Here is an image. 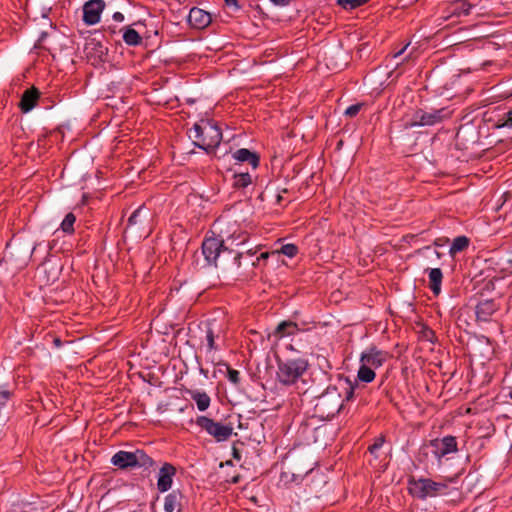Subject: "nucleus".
Returning a JSON list of instances; mask_svg holds the SVG:
<instances>
[{"mask_svg": "<svg viewBox=\"0 0 512 512\" xmlns=\"http://www.w3.org/2000/svg\"><path fill=\"white\" fill-rule=\"evenodd\" d=\"M202 254L209 265H214L224 276H237L242 254L228 249L216 237L206 238L202 243Z\"/></svg>", "mask_w": 512, "mask_h": 512, "instance_id": "obj_1", "label": "nucleus"}, {"mask_svg": "<svg viewBox=\"0 0 512 512\" xmlns=\"http://www.w3.org/2000/svg\"><path fill=\"white\" fill-rule=\"evenodd\" d=\"M189 137L195 139L194 143L197 147L210 151L219 146L222 133L216 124L210 121H202V123H196L193 126Z\"/></svg>", "mask_w": 512, "mask_h": 512, "instance_id": "obj_2", "label": "nucleus"}, {"mask_svg": "<svg viewBox=\"0 0 512 512\" xmlns=\"http://www.w3.org/2000/svg\"><path fill=\"white\" fill-rule=\"evenodd\" d=\"M110 462L121 470H131L134 468L147 470L154 465L153 459L141 449L134 451L120 450L111 457Z\"/></svg>", "mask_w": 512, "mask_h": 512, "instance_id": "obj_3", "label": "nucleus"}, {"mask_svg": "<svg viewBox=\"0 0 512 512\" xmlns=\"http://www.w3.org/2000/svg\"><path fill=\"white\" fill-rule=\"evenodd\" d=\"M307 367V361L302 358L279 360L277 378L284 385L294 384L303 375Z\"/></svg>", "mask_w": 512, "mask_h": 512, "instance_id": "obj_4", "label": "nucleus"}, {"mask_svg": "<svg viewBox=\"0 0 512 512\" xmlns=\"http://www.w3.org/2000/svg\"><path fill=\"white\" fill-rule=\"evenodd\" d=\"M343 407L341 393L337 386H329L326 391L318 398L316 409L326 417H334Z\"/></svg>", "mask_w": 512, "mask_h": 512, "instance_id": "obj_5", "label": "nucleus"}, {"mask_svg": "<svg viewBox=\"0 0 512 512\" xmlns=\"http://www.w3.org/2000/svg\"><path fill=\"white\" fill-rule=\"evenodd\" d=\"M446 489L444 483L435 482L427 478L411 479L409 481L410 493L419 499L435 497Z\"/></svg>", "mask_w": 512, "mask_h": 512, "instance_id": "obj_6", "label": "nucleus"}, {"mask_svg": "<svg viewBox=\"0 0 512 512\" xmlns=\"http://www.w3.org/2000/svg\"><path fill=\"white\" fill-rule=\"evenodd\" d=\"M196 424L210 436L214 437L217 442L226 441L232 435L233 431L231 425H223L206 416H199L196 419Z\"/></svg>", "mask_w": 512, "mask_h": 512, "instance_id": "obj_7", "label": "nucleus"}, {"mask_svg": "<svg viewBox=\"0 0 512 512\" xmlns=\"http://www.w3.org/2000/svg\"><path fill=\"white\" fill-rule=\"evenodd\" d=\"M431 452L440 460L442 457L457 451V441L454 436H445L442 439L431 440L429 445Z\"/></svg>", "mask_w": 512, "mask_h": 512, "instance_id": "obj_8", "label": "nucleus"}, {"mask_svg": "<svg viewBox=\"0 0 512 512\" xmlns=\"http://www.w3.org/2000/svg\"><path fill=\"white\" fill-rule=\"evenodd\" d=\"M50 11L51 7L44 6L41 17L34 18V22H37L36 25L39 26V37L37 40L38 44H34V49L38 47L44 48L42 43L44 42L45 38L50 35V32L55 30L52 20L48 17Z\"/></svg>", "mask_w": 512, "mask_h": 512, "instance_id": "obj_9", "label": "nucleus"}, {"mask_svg": "<svg viewBox=\"0 0 512 512\" xmlns=\"http://www.w3.org/2000/svg\"><path fill=\"white\" fill-rule=\"evenodd\" d=\"M441 109L432 111L417 110L411 120V127L414 126H431L442 120Z\"/></svg>", "mask_w": 512, "mask_h": 512, "instance_id": "obj_10", "label": "nucleus"}, {"mask_svg": "<svg viewBox=\"0 0 512 512\" xmlns=\"http://www.w3.org/2000/svg\"><path fill=\"white\" fill-rule=\"evenodd\" d=\"M105 7L103 0H90L83 7V21L87 25H95L100 21V15Z\"/></svg>", "mask_w": 512, "mask_h": 512, "instance_id": "obj_11", "label": "nucleus"}, {"mask_svg": "<svg viewBox=\"0 0 512 512\" xmlns=\"http://www.w3.org/2000/svg\"><path fill=\"white\" fill-rule=\"evenodd\" d=\"M387 353L378 350L376 347H369L362 352L360 362L369 367H380L386 360Z\"/></svg>", "mask_w": 512, "mask_h": 512, "instance_id": "obj_12", "label": "nucleus"}, {"mask_svg": "<svg viewBox=\"0 0 512 512\" xmlns=\"http://www.w3.org/2000/svg\"><path fill=\"white\" fill-rule=\"evenodd\" d=\"M499 309V306L493 299L480 301L475 307L477 321L489 322L492 315Z\"/></svg>", "mask_w": 512, "mask_h": 512, "instance_id": "obj_13", "label": "nucleus"}, {"mask_svg": "<svg viewBox=\"0 0 512 512\" xmlns=\"http://www.w3.org/2000/svg\"><path fill=\"white\" fill-rule=\"evenodd\" d=\"M175 473V467L169 463H165L161 467L157 481V488L160 492H166L171 488Z\"/></svg>", "mask_w": 512, "mask_h": 512, "instance_id": "obj_14", "label": "nucleus"}, {"mask_svg": "<svg viewBox=\"0 0 512 512\" xmlns=\"http://www.w3.org/2000/svg\"><path fill=\"white\" fill-rule=\"evenodd\" d=\"M211 20L212 17L210 13L196 7L192 8L188 15L190 25L197 29L207 27L211 23Z\"/></svg>", "mask_w": 512, "mask_h": 512, "instance_id": "obj_15", "label": "nucleus"}, {"mask_svg": "<svg viewBox=\"0 0 512 512\" xmlns=\"http://www.w3.org/2000/svg\"><path fill=\"white\" fill-rule=\"evenodd\" d=\"M233 158L238 162H248L253 169L259 165V156L246 148H240L233 153Z\"/></svg>", "mask_w": 512, "mask_h": 512, "instance_id": "obj_16", "label": "nucleus"}, {"mask_svg": "<svg viewBox=\"0 0 512 512\" xmlns=\"http://www.w3.org/2000/svg\"><path fill=\"white\" fill-rule=\"evenodd\" d=\"M252 183L251 175L248 172L234 170L232 176V187L237 190H244Z\"/></svg>", "mask_w": 512, "mask_h": 512, "instance_id": "obj_17", "label": "nucleus"}, {"mask_svg": "<svg viewBox=\"0 0 512 512\" xmlns=\"http://www.w3.org/2000/svg\"><path fill=\"white\" fill-rule=\"evenodd\" d=\"M299 331L298 325L293 321H282L275 329V336L283 338L286 336L295 335Z\"/></svg>", "mask_w": 512, "mask_h": 512, "instance_id": "obj_18", "label": "nucleus"}, {"mask_svg": "<svg viewBox=\"0 0 512 512\" xmlns=\"http://www.w3.org/2000/svg\"><path fill=\"white\" fill-rule=\"evenodd\" d=\"M430 289L435 295H438L441 292V283L443 279V274L440 268H432L429 269L428 273Z\"/></svg>", "mask_w": 512, "mask_h": 512, "instance_id": "obj_19", "label": "nucleus"}, {"mask_svg": "<svg viewBox=\"0 0 512 512\" xmlns=\"http://www.w3.org/2000/svg\"><path fill=\"white\" fill-rule=\"evenodd\" d=\"M339 389H343L345 391V400L350 401L354 397L355 388L358 386L357 381L352 382L347 377H339L338 385H336Z\"/></svg>", "mask_w": 512, "mask_h": 512, "instance_id": "obj_20", "label": "nucleus"}, {"mask_svg": "<svg viewBox=\"0 0 512 512\" xmlns=\"http://www.w3.org/2000/svg\"><path fill=\"white\" fill-rule=\"evenodd\" d=\"M149 213L143 206L138 207L128 218V226L142 225L148 220Z\"/></svg>", "mask_w": 512, "mask_h": 512, "instance_id": "obj_21", "label": "nucleus"}, {"mask_svg": "<svg viewBox=\"0 0 512 512\" xmlns=\"http://www.w3.org/2000/svg\"><path fill=\"white\" fill-rule=\"evenodd\" d=\"M60 344L61 340L59 337L53 335L51 332H47L43 335L41 341H37L35 347L47 350L51 346L59 347Z\"/></svg>", "mask_w": 512, "mask_h": 512, "instance_id": "obj_22", "label": "nucleus"}, {"mask_svg": "<svg viewBox=\"0 0 512 512\" xmlns=\"http://www.w3.org/2000/svg\"><path fill=\"white\" fill-rule=\"evenodd\" d=\"M190 396L196 402L197 408L200 411H205L208 409L211 399L207 393L200 391H191Z\"/></svg>", "mask_w": 512, "mask_h": 512, "instance_id": "obj_23", "label": "nucleus"}, {"mask_svg": "<svg viewBox=\"0 0 512 512\" xmlns=\"http://www.w3.org/2000/svg\"><path fill=\"white\" fill-rule=\"evenodd\" d=\"M470 240L466 236H458L456 237L449 249L450 256L454 257L457 253L464 251L468 248Z\"/></svg>", "mask_w": 512, "mask_h": 512, "instance_id": "obj_24", "label": "nucleus"}, {"mask_svg": "<svg viewBox=\"0 0 512 512\" xmlns=\"http://www.w3.org/2000/svg\"><path fill=\"white\" fill-rule=\"evenodd\" d=\"M122 30H123V40L127 45L137 46L142 43V38L135 29H133L131 27H126V28H123Z\"/></svg>", "mask_w": 512, "mask_h": 512, "instance_id": "obj_25", "label": "nucleus"}, {"mask_svg": "<svg viewBox=\"0 0 512 512\" xmlns=\"http://www.w3.org/2000/svg\"><path fill=\"white\" fill-rule=\"evenodd\" d=\"M181 494L178 491H172L165 497L164 510L174 512L180 506Z\"/></svg>", "mask_w": 512, "mask_h": 512, "instance_id": "obj_26", "label": "nucleus"}, {"mask_svg": "<svg viewBox=\"0 0 512 512\" xmlns=\"http://www.w3.org/2000/svg\"><path fill=\"white\" fill-rule=\"evenodd\" d=\"M375 378V372L373 371L372 367L366 366L365 364L361 363V366L358 370V379L365 383H370Z\"/></svg>", "mask_w": 512, "mask_h": 512, "instance_id": "obj_27", "label": "nucleus"}, {"mask_svg": "<svg viewBox=\"0 0 512 512\" xmlns=\"http://www.w3.org/2000/svg\"><path fill=\"white\" fill-rule=\"evenodd\" d=\"M19 107L23 113H27L32 109V87L25 90Z\"/></svg>", "mask_w": 512, "mask_h": 512, "instance_id": "obj_28", "label": "nucleus"}, {"mask_svg": "<svg viewBox=\"0 0 512 512\" xmlns=\"http://www.w3.org/2000/svg\"><path fill=\"white\" fill-rule=\"evenodd\" d=\"M204 325H205V328H206V340H207V344H208V349L210 351L217 350L218 347L215 344V337L216 336H215L214 330L212 328L213 323L208 321Z\"/></svg>", "mask_w": 512, "mask_h": 512, "instance_id": "obj_29", "label": "nucleus"}, {"mask_svg": "<svg viewBox=\"0 0 512 512\" xmlns=\"http://www.w3.org/2000/svg\"><path fill=\"white\" fill-rule=\"evenodd\" d=\"M418 253L423 257L429 259L431 262H433V257H435L436 260H439L443 255L441 252L437 251L436 249H433L432 246H425L419 249Z\"/></svg>", "mask_w": 512, "mask_h": 512, "instance_id": "obj_30", "label": "nucleus"}, {"mask_svg": "<svg viewBox=\"0 0 512 512\" xmlns=\"http://www.w3.org/2000/svg\"><path fill=\"white\" fill-rule=\"evenodd\" d=\"M47 264L48 263H44L43 265L39 266L37 268V273H44L45 274V279L43 281H41V285L42 284H48L50 281H54L56 278H57V272L52 269L50 270L49 272L47 271Z\"/></svg>", "mask_w": 512, "mask_h": 512, "instance_id": "obj_31", "label": "nucleus"}, {"mask_svg": "<svg viewBox=\"0 0 512 512\" xmlns=\"http://www.w3.org/2000/svg\"><path fill=\"white\" fill-rule=\"evenodd\" d=\"M368 1L369 0H337V4L346 10H353L364 5Z\"/></svg>", "mask_w": 512, "mask_h": 512, "instance_id": "obj_32", "label": "nucleus"}, {"mask_svg": "<svg viewBox=\"0 0 512 512\" xmlns=\"http://www.w3.org/2000/svg\"><path fill=\"white\" fill-rule=\"evenodd\" d=\"M76 221V217L73 213H68L61 223V228L65 233H72L74 231L73 225Z\"/></svg>", "mask_w": 512, "mask_h": 512, "instance_id": "obj_33", "label": "nucleus"}, {"mask_svg": "<svg viewBox=\"0 0 512 512\" xmlns=\"http://www.w3.org/2000/svg\"><path fill=\"white\" fill-rule=\"evenodd\" d=\"M497 128H512V110L505 113L496 123Z\"/></svg>", "mask_w": 512, "mask_h": 512, "instance_id": "obj_34", "label": "nucleus"}, {"mask_svg": "<svg viewBox=\"0 0 512 512\" xmlns=\"http://www.w3.org/2000/svg\"><path fill=\"white\" fill-rule=\"evenodd\" d=\"M223 366H225L226 369H227L229 381L231 383H233L234 385L239 384V382H240V373H239V371L230 368L226 363H223Z\"/></svg>", "mask_w": 512, "mask_h": 512, "instance_id": "obj_35", "label": "nucleus"}, {"mask_svg": "<svg viewBox=\"0 0 512 512\" xmlns=\"http://www.w3.org/2000/svg\"><path fill=\"white\" fill-rule=\"evenodd\" d=\"M298 252V248L294 244H285L281 247L280 253L288 256L289 258L294 257Z\"/></svg>", "mask_w": 512, "mask_h": 512, "instance_id": "obj_36", "label": "nucleus"}, {"mask_svg": "<svg viewBox=\"0 0 512 512\" xmlns=\"http://www.w3.org/2000/svg\"><path fill=\"white\" fill-rule=\"evenodd\" d=\"M362 108V104L361 103H357V104H353L349 107L346 108V110L344 111V115L347 116V117H354L356 116L359 111L361 110Z\"/></svg>", "mask_w": 512, "mask_h": 512, "instance_id": "obj_37", "label": "nucleus"}, {"mask_svg": "<svg viewBox=\"0 0 512 512\" xmlns=\"http://www.w3.org/2000/svg\"><path fill=\"white\" fill-rule=\"evenodd\" d=\"M472 8V5L469 4L468 2L466 1H461L458 5V10H459V13L460 14H463V15H468L470 13V10Z\"/></svg>", "mask_w": 512, "mask_h": 512, "instance_id": "obj_38", "label": "nucleus"}, {"mask_svg": "<svg viewBox=\"0 0 512 512\" xmlns=\"http://www.w3.org/2000/svg\"><path fill=\"white\" fill-rule=\"evenodd\" d=\"M384 440L382 438L377 439L372 445L369 446L368 450L371 454L376 452L383 446Z\"/></svg>", "mask_w": 512, "mask_h": 512, "instance_id": "obj_39", "label": "nucleus"}, {"mask_svg": "<svg viewBox=\"0 0 512 512\" xmlns=\"http://www.w3.org/2000/svg\"><path fill=\"white\" fill-rule=\"evenodd\" d=\"M449 243V239L446 237H440L434 240L433 245L437 248L444 247Z\"/></svg>", "mask_w": 512, "mask_h": 512, "instance_id": "obj_40", "label": "nucleus"}, {"mask_svg": "<svg viewBox=\"0 0 512 512\" xmlns=\"http://www.w3.org/2000/svg\"><path fill=\"white\" fill-rule=\"evenodd\" d=\"M228 8H232L234 11H238L240 6L237 0H223Z\"/></svg>", "mask_w": 512, "mask_h": 512, "instance_id": "obj_41", "label": "nucleus"}, {"mask_svg": "<svg viewBox=\"0 0 512 512\" xmlns=\"http://www.w3.org/2000/svg\"><path fill=\"white\" fill-rule=\"evenodd\" d=\"M32 257V250L29 249V247L27 246L25 249H24V258H23V263L24 264H27L28 261L31 259Z\"/></svg>", "mask_w": 512, "mask_h": 512, "instance_id": "obj_42", "label": "nucleus"}, {"mask_svg": "<svg viewBox=\"0 0 512 512\" xmlns=\"http://www.w3.org/2000/svg\"><path fill=\"white\" fill-rule=\"evenodd\" d=\"M112 17H113V20L116 22L124 21V15L121 12H115Z\"/></svg>", "mask_w": 512, "mask_h": 512, "instance_id": "obj_43", "label": "nucleus"}, {"mask_svg": "<svg viewBox=\"0 0 512 512\" xmlns=\"http://www.w3.org/2000/svg\"><path fill=\"white\" fill-rule=\"evenodd\" d=\"M232 456L234 459H236L238 461L241 459V452L235 446H233V448H232Z\"/></svg>", "mask_w": 512, "mask_h": 512, "instance_id": "obj_44", "label": "nucleus"}, {"mask_svg": "<svg viewBox=\"0 0 512 512\" xmlns=\"http://www.w3.org/2000/svg\"><path fill=\"white\" fill-rule=\"evenodd\" d=\"M33 93H34V108H35L36 105H37L38 100L40 99L41 93L35 87H34Z\"/></svg>", "mask_w": 512, "mask_h": 512, "instance_id": "obj_45", "label": "nucleus"}, {"mask_svg": "<svg viewBox=\"0 0 512 512\" xmlns=\"http://www.w3.org/2000/svg\"><path fill=\"white\" fill-rule=\"evenodd\" d=\"M270 1L277 6H286L289 3V0H270Z\"/></svg>", "mask_w": 512, "mask_h": 512, "instance_id": "obj_46", "label": "nucleus"}, {"mask_svg": "<svg viewBox=\"0 0 512 512\" xmlns=\"http://www.w3.org/2000/svg\"><path fill=\"white\" fill-rule=\"evenodd\" d=\"M408 45H406L405 47H403L399 52H397L394 57H398L400 56L401 54H403V52L405 51V49L407 48Z\"/></svg>", "mask_w": 512, "mask_h": 512, "instance_id": "obj_47", "label": "nucleus"}, {"mask_svg": "<svg viewBox=\"0 0 512 512\" xmlns=\"http://www.w3.org/2000/svg\"><path fill=\"white\" fill-rule=\"evenodd\" d=\"M267 257H268V253H266V252H265V253H262V254L260 255V258H263V259H265V258H267Z\"/></svg>", "mask_w": 512, "mask_h": 512, "instance_id": "obj_48", "label": "nucleus"}, {"mask_svg": "<svg viewBox=\"0 0 512 512\" xmlns=\"http://www.w3.org/2000/svg\"><path fill=\"white\" fill-rule=\"evenodd\" d=\"M38 188H40V186H39V185H37V187H36V188H34V191H33V194H34V195L36 194V189H38ZM41 189H42V190H44V187H43V186H41Z\"/></svg>", "mask_w": 512, "mask_h": 512, "instance_id": "obj_49", "label": "nucleus"}, {"mask_svg": "<svg viewBox=\"0 0 512 512\" xmlns=\"http://www.w3.org/2000/svg\"><path fill=\"white\" fill-rule=\"evenodd\" d=\"M238 481H239V476L234 477L232 480L233 483H237Z\"/></svg>", "mask_w": 512, "mask_h": 512, "instance_id": "obj_50", "label": "nucleus"}, {"mask_svg": "<svg viewBox=\"0 0 512 512\" xmlns=\"http://www.w3.org/2000/svg\"><path fill=\"white\" fill-rule=\"evenodd\" d=\"M282 201V196L281 195H278L277 196V202L280 203Z\"/></svg>", "mask_w": 512, "mask_h": 512, "instance_id": "obj_51", "label": "nucleus"}, {"mask_svg": "<svg viewBox=\"0 0 512 512\" xmlns=\"http://www.w3.org/2000/svg\"><path fill=\"white\" fill-rule=\"evenodd\" d=\"M40 509H41V511H44L45 506H44V505H41Z\"/></svg>", "mask_w": 512, "mask_h": 512, "instance_id": "obj_52", "label": "nucleus"}, {"mask_svg": "<svg viewBox=\"0 0 512 512\" xmlns=\"http://www.w3.org/2000/svg\"><path fill=\"white\" fill-rule=\"evenodd\" d=\"M36 502L34 501V511L38 510V508L35 506Z\"/></svg>", "mask_w": 512, "mask_h": 512, "instance_id": "obj_53", "label": "nucleus"}, {"mask_svg": "<svg viewBox=\"0 0 512 512\" xmlns=\"http://www.w3.org/2000/svg\"><path fill=\"white\" fill-rule=\"evenodd\" d=\"M37 330H38V328L34 326V333H36Z\"/></svg>", "mask_w": 512, "mask_h": 512, "instance_id": "obj_54", "label": "nucleus"}, {"mask_svg": "<svg viewBox=\"0 0 512 512\" xmlns=\"http://www.w3.org/2000/svg\"><path fill=\"white\" fill-rule=\"evenodd\" d=\"M509 396L512 399V390L510 391Z\"/></svg>", "mask_w": 512, "mask_h": 512, "instance_id": "obj_55", "label": "nucleus"}, {"mask_svg": "<svg viewBox=\"0 0 512 512\" xmlns=\"http://www.w3.org/2000/svg\"><path fill=\"white\" fill-rule=\"evenodd\" d=\"M55 0H49V2H54Z\"/></svg>", "mask_w": 512, "mask_h": 512, "instance_id": "obj_56", "label": "nucleus"}]
</instances>
